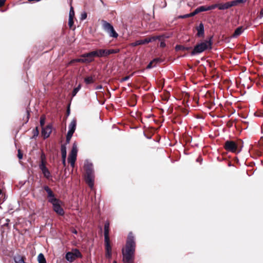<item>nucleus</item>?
Here are the masks:
<instances>
[{
  "label": "nucleus",
  "mask_w": 263,
  "mask_h": 263,
  "mask_svg": "<svg viewBox=\"0 0 263 263\" xmlns=\"http://www.w3.org/2000/svg\"><path fill=\"white\" fill-rule=\"evenodd\" d=\"M44 188V190L47 192V194H50L52 192L51 190L48 186H45Z\"/></svg>",
  "instance_id": "nucleus-38"
},
{
  "label": "nucleus",
  "mask_w": 263,
  "mask_h": 263,
  "mask_svg": "<svg viewBox=\"0 0 263 263\" xmlns=\"http://www.w3.org/2000/svg\"><path fill=\"white\" fill-rule=\"evenodd\" d=\"M243 31V29L242 26L238 27L234 31V33L232 35V37L236 38L239 36Z\"/></svg>",
  "instance_id": "nucleus-15"
},
{
  "label": "nucleus",
  "mask_w": 263,
  "mask_h": 263,
  "mask_svg": "<svg viewBox=\"0 0 263 263\" xmlns=\"http://www.w3.org/2000/svg\"><path fill=\"white\" fill-rule=\"evenodd\" d=\"M197 35L198 36H201L204 34V26L202 24H200L197 28Z\"/></svg>",
  "instance_id": "nucleus-18"
},
{
  "label": "nucleus",
  "mask_w": 263,
  "mask_h": 263,
  "mask_svg": "<svg viewBox=\"0 0 263 263\" xmlns=\"http://www.w3.org/2000/svg\"><path fill=\"white\" fill-rule=\"evenodd\" d=\"M130 78V76H126V77H125L124 78H123L121 80V82H124V81H127Z\"/></svg>",
  "instance_id": "nucleus-43"
},
{
  "label": "nucleus",
  "mask_w": 263,
  "mask_h": 263,
  "mask_svg": "<svg viewBox=\"0 0 263 263\" xmlns=\"http://www.w3.org/2000/svg\"><path fill=\"white\" fill-rule=\"evenodd\" d=\"M153 62L151 61L147 66V68L149 69V68L153 67L154 66V65H153Z\"/></svg>",
  "instance_id": "nucleus-46"
},
{
  "label": "nucleus",
  "mask_w": 263,
  "mask_h": 263,
  "mask_svg": "<svg viewBox=\"0 0 263 263\" xmlns=\"http://www.w3.org/2000/svg\"><path fill=\"white\" fill-rule=\"evenodd\" d=\"M94 78L92 76L87 77L85 78L84 82L86 84H89L94 82Z\"/></svg>",
  "instance_id": "nucleus-23"
},
{
  "label": "nucleus",
  "mask_w": 263,
  "mask_h": 263,
  "mask_svg": "<svg viewBox=\"0 0 263 263\" xmlns=\"http://www.w3.org/2000/svg\"><path fill=\"white\" fill-rule=\"evenodd\" d=\"M105 256L107 258H110L111 257V251L106 252Z\"/></svg>",
  "instance_id": "nucleus-41"
},
{
  "label": "nucleus",
  "mask_w": 263,
  "mask_h": 263,
  "mask_svg": "<svg viewBox=\"0 0 263 263\" xmlns=\"http://www.w3.org/2000/svg\"><path fill=\"white\" fill-rule=\"evenodd\" d=\"M39 130H38V129H37V127H36L33 131V137L32 138H36V137H37V136L39 135Z\"/></svg>",
  "instance_id": "nucleus-31"
},
{
  "label": "nucleus",
  "mask_w": 263,
  "mask_h": 263,
  "mask_svg": "<svg viewBox=\"0 0 263 263\" xmlns=\"http://www.w3.org/2000/svg\"><path fill=\"white\" fill-rule=\"evenodd\" d=\"M72 251H73V252H72L73 254V256H74L75 259L76 258H80L82 257L81 253L79 251V250L75 249L73 250Z\"/></svg>",
  "instance_id": "nucleus-24"
},
{
  "label": "nucleus",
  "mask_w": 263,
  "mask_h": 263,
  "mask_svg": "<svg viewBox=\"0 0 263 263\" xmlns=\"http://www.w3.org/2000/svg\"><path fill=\"white\" fill-rule=\"evenodd\" d=\"M39 168L46 178L49 179L51 177L49 171L46 166V164H44L43 162L40 163L39 164Z\"/></svg>",
  "instance_id": "nucleus-10"
},
{
  "label": "nucleus",
  "mask_w": 263,
  "mask_h": 263,
  "mask_svg": "<svg viewBox=\"0 0 263 263\" xmlns=\"http://www.w3.org/2000/svg\"><path fill=\"white\" fill-rule=\"evenodd\" d=\"M95 57L102 58L107 57L109 54L116 53L119 52V49H98L93 51Z\"/></svg>",
  "instance_id": "nucleus-5"
},
{
  "label": "nucleus",
  "mask_w": 263,
  "mask_h": 263,
  "mask_svg": "<svg viewBox=\"0 0 263 263\" xmlns=\"http://www.w3.org/2000/svg\"><path fill=\"white\" fill-rule=\"evenodd\" d=\"M263 17V9H262L260 12L259 17L261 18Z\"/></svg>",
  "instance_id": "nucleus-50"
},
{
  "label": "nucleus",
  "mask_w": 263,
  "mask_h": 263,
  "mask_svg": "<svg viewBox=\"0 0 263 263\" xmlns=\"http://www.w3.org/2000/svg\"><path fill=\"white\" fill-rule=\"evenodd\" d=\"M102 88V85H98L96 87V89H101Z\"/></svg>",
  "instance_id": "nucleus-53"
},
{
  "label": "nucleus",
  "mask_w": 263,
  "mask_h": 263,
  "mask_svg": "<svg viewBox=\"0 0 263 263\" xmlns=\"http://www.w3.org/2000/svg\"><path fill=\"white\" fill-rule=\"evenodd\" d=\"M165 46H166V44H165V42L164 41H161V42L160 43V47L163 48V47H165Z\"/></svg>",
  "instance_id": "nucleus-47"
},
{
  "label": "nucleus",
  "mask_w": 263,
  "mask_h": 263,
  "mask_svg": "<svg viewBox=\"0 0 263 263\" xmlns=\"http://www.w3.org/2000/svg\"><path fill=\"white\" fill-rule=\"evenodd\" d=\"M136 248L134 236L132 232L128 235L125 249L122 250L123 261L124 263H133Z\"/></svg>",
  "instance_id": "nucleus-1"
},
{
  "label": "nucleus",
  "mask_w": 263,
  "mask_h": 263,
  "mask_svg": "<svg viewBox=\"0 0 263 263\" xmlns=\"http://www.w3.org/2000/svg\"><path fill=\"white\" fill-rule=\"evenodd\" d=\"M87 17V13L85 12H83L81 14L80 20L81 21H83L85 20Z\"/></svg>",
  "instance_id": "nucleus-36"
},
{
  "label": "nucleus",
  "mask_w": 263,
  "mask_h": 263,
  "mask_svg": "<svg viewBox=\"0 0 263 263\" xmlns=\"http://www.w3.org/2000/svg\"><path fill=\"white\" fill-rule=\"evenodd\" d=\"M200 161L199 158H198V159H197V161Z\"/></svg>",
  "instance_id": "nucleus-56"
},
{
  "label": "nucleus",
  "mask_w": 263,
  "mask_h": 263,
  "mask_svg": "<svg viewBox=\"0 0 263 263\" xmlns=\"http://www.w3.org/2000/svg\"><path fill=\"white\" fill-rule=\"evenodd\" d=\"M200 161L199 158H198V159H197V161Z\"/></svg>",
  "instance_id": "nucleus-57"
},
{
  "label": "nucleus",
  "mask_w": 263,
  "mask_h": 263,
  "mask_svg": "<svg viewBox=\"0 0 263 263\" xmlns=\"http://www.w3.org/2000/svg\"><path fill=\"white\" fill-rule=\"evenodd\" d=\"M67 115L68 116L69 115V114H70V109H69V108L67 109Z\"/></svg>",
  "instance_id": "nucleus-54"
},
{
  "label": "nucleus",
  "mask_w": 263,
  "mask_h": 263,
  "mask_svg": "<svg viewBox=\"0 0 263 263\" xmlns=\"http://www.w3.org/2000/svg\"><path fill=\"white\" fill-rule=\"evenodd\" d=\"M53 206V211L59 215H63L64 214V211L63 208L61 207L62 202L59 199L57 200L54 202L51 203Z\"/></svg>",
  "instance_id": "nucleus-9"
},
{
  "label": "nucleus",
  "mask_w": 263,
  "mask_h": 263,
  "mask_svg": "<svg viewBox=\"0 0 263 263\" xmlns=\"http://www.w3.org/2000/svg\"><path fill=\"white\" fill-rule=\"evenodd\" d=\"M65 258L69 262H72L76 259L72 252H67L66 254Z\"/></svg>",
  "instance_id": "nucleus-17"
},
{
  "label": "nucleus",
  "mask_w": 263,
  "mask_h": 263,
  "mask_svg": "<svg viewBox=\"0 0 263 263\" xmlns=\"http://www.w3.org/2000/svg\"><path fill=\"white\" fill-rule=\"evenodd\" d=\"M76 120L75 119L72 120L70 124L69 125V130L67 133H70L73 134L76 128Z\"/></svg>",
  "instance_id": "nucleus-14"
},
{
  "label": "nucleus",
  "mask_w": 263,
  "mask_h": 263,
  "mask_svg": "<svg viewBox=\"0 0 263 263\" xmlns=\"http://www.w3.org/2000/svg\"><path fill=\"white\" fill-rule=\"evenodd\" d=\"M9 221V220L8 219H7L6 222Z\"/></svg>",
  "instance_id": "nucleus-58"
},
{
  "label": "nucleus",
  "mask_w": 263,
  "mask_h": 263,
  "mask_svg": "<svg viewBox=\"0 0 263 263\" xmlns=\"http://www.w3.org/2000/svg\"><path fill=\"white\" fill-rule=\"evenodd\" d=\"M52 126L50 125H48L46 127H42V135L43 136L44 139L47 138L49 137L51 133Z\"/></svg>",
  "instance_id": "nucleus-12"
},
{
  "label": "nucleus",
  "mask_w": 263,
  "mask_h": 263,
  "mask_svg": "<svg viewBox=\"0 0 263 263\" xmlns=\"http://www.w3.org/2000/svg\"><path fill=\"white\" fill-rule=\"evenodd\" d=\"M28 1H29V2H31V1L40 2L41 0H28Z\"/></svg>",
  "instance_id": "nucleus-55"
},
{
  "label": "nucleus",
  "mask_w": 263,
  "mask_h": 263,
  "mask_svg": "<svg viewBox=\"0 0 263 263\" xmlns=\"http://www.w3.org/2000/svg\"><path fill=\"white\" fill-rule=\"evenodd\" d=\"M109 222L107 221L105 222L104 224V238H109Z\"/></svg>",
  "instance_id": "nucleus-16"
},
{
  "label": "nucleus",
  "mask_w": 263,
  "mask_h": 263,
  "mask_svg": "<svg viewBox=\"0 0 263 263\" xmlns=\"http://www.w3.org/2000/svg\"><path fill=\"white\" fill-rule=\"evenodd\" d=\"M197 9L199 13L201 12H203V11H206L205 6H200V7H198L197 8Z\"/></svg>",
  "instance_id": "nucleus-33"
},
{
  "label": "nucleus",
  "mask_w": 263,
  "mask_h": 263,
  "mask_svg": "<svg viewBox=\"0 0 263 263\" xmlns=\"http://www.w3.org/2000/svg\"><path fill=\"white\" fill-rule=\"evenodd\" d=\"M224 148L232 153H239L240 149L237 150V144L233 141H227L224 144Z\"/></svg>",
  "instance_id": "nucleus-8"
},
{
  "label": "nucleus",
  "mask_w": 263,
  "mask_h": 263,
  "mask_svg": "<svg viewBox=\"0 0 263 263\" xmlns=\"http://www.w3.org/2000/svg\"><path fill=\"white\" fill-rule=\"evenodd\" d=\"M102 27L104 31H105L109 35V36L117 38L118 34L115 30L113 26L109 23L102 21Z\"/></svg>",
  "instance_id": "nucleus-4"
},
{
  "label": "nucleus",
  "mask_w": 263,
  "mask_h": 263,
  "mask_svg": "<svg viewBox=\"0 0 263 263\" xmlns=\"http://www.w3.org/2000/svg\"><path fill=\"white\" fill-rule=\"evenodd\" d=\"M212 47V42L211 40H205L200 43L196 45L193 51L191 52L192 55H195L203 52L208 49H211Z\"/></svg>",
  "instance_id": "nucleus-3"
},
{
  "label": "nucleus",
  "mask_w": 263,
  "mask_h": 263,
  "mask_svg": "<svg viewBox=\"0 0 263 263\" xmlns=\"http://www.w3.org/2000/svg\"><path fill=\"white\" fill-rule=\"evenodd\" d=\"M78 149L76 143H73L70 154L68 158V162L72 167H73L77 159Z\"/></svg>",
  "instance_id": "nucleus-7"
},
{
  "label": "nucleus",
  "mask_w": 263,
  "mask_h": 263,
  "mask_svg": "<svg viewBox=\"0 0 263 263\" xmlns=\"http://www.w3.org/2000/svg\"><path fill=\"white\" fill-rule=\"evenodd\" d=\"M9 221V220L8 219H7L6 222Z\"/></svg>",
  "instance_id": "nucleus-59"
},
{
  "label": "nucleus",
  "mask_w": 263,
  "mask_h": 263,
  "mask_svg": "<svg viewBox=\"0 0 263 263\" xmlns=\"http://www.w3.org/2000/svg\"><path fill=\"white\" fill-rule=\"evenodd\" d=\"M71 232L74 234H77L78 233L76 229H72L71 230Z\"/></svg>",
  "instance_id": "nucleus-51"
},
{
  "label": "nucleus",
  "mask_w": 263,
  "mask_h": 263,
  "mask_svg": "<svg viewBox=\"0 0 263 263\" xmlns=\"http://www.w3.org/2000/svg\"><path fill=\"white\" fill-rule=\"evenodd\" d=\"M198 13H199V12L196 8L193 12H191L190 14L191 17H192Z\"/></svg>",
  "instance_id": "nucleus-40"
},
{
  "label": "nucleus",
  "mask_w": 263,
  "mask_h": 263,
  "mask_svg": "<svg viewBox=\"0 0 263 263\" xmlns=\"http://www.w3.org/2000/svg\"><path fill=\"white\" fill-rule=\"evenodd\" d=\"M175 48H176V50H189V49H190L191 47H185L182 45H176Z\"/></svg>",
  "instance_id": "nucleus-29"
},
{
  "label": "nucleus",
  "mask_w": 263,
  "mask_h": 263,
  "mask_svg": "<svg viewBox=\"0 0 263 263\" xmlns=\"http://www.w3.org/2000/svg\"><path fill=\"white\" fill-rule=\"evenodd\" d=\"M72 135H73V134H71L70 133H67V136H66V142L67 143H68L69 142Z\"/></svg>",
  "instance_id": "nucleus-32"
},
{
  "label": "nucleus",
  "mask_w": 263,
  "mask_h": 263,
  "mask_svg": "<svg viewBox=\"0 0 263 263\" xmlns=\"http://www.w3.org/2000/svg\"><path fill=\"white\" fill-rule=\"evenodd\" d=\"M233 6L238 5L240 3H245L246 1L245 0H234L231 1Z\"/></svg>",
  "instance_id": "nucleus-27"
},
{
  "label": "nucleus",
  "mask_w": 263,
  "mask_h": 263,
  "mask_svg": "<svg viewBox=\"0 0 263 263\" xmlns=\"http://www.w3.org/2000/svg\"><path fill=\"white\" fill-rule=\"evenodd\" d=\"M159 61H160L159 59H155L152 62H153V63H157Z\"/></svg>",
  "instance_id": "nucleus-52"
},
{
  "label": "nucleus",
  "mask_w": 263,
  "mask_h": 263,
  "mask_svg": "<svg viewBox=\"0 0 263 263\" xmlns=\"http://www.w3.org/2000/svg\"><path fill=\"white\" fill-rule=\"evenodd\" d=\"M18 158L19 159H22L23 158V154L21 153V151H18Z\"/></svg>",
  "instance_id": "nucleus-44"
},
{
  "label": "nucleus",
  "mask_w": 263,
  "mask_h": 263,
  "mask_svg": "<svg viewBox=\"0 0 263 263\" xmlns=\"http://www.w3.org/2000/svg\"><path fill=\"white\" fill-rule=\"evenodd\" d=\"M47 197L48 198V202L50 203L54 202L58 200V199L54 197V195L53 192L47 194Z\"/></svg>",
  "instance_id": "nucleus-20"
},
{
  "label": "nucleus",
  "mask_w": 263,
  "mask_h": 263,
  "mask_svg": "<svg viewBox=\"0 0 263 263\" xmlns=\"http://www.w3.org/2000/svg\"><path fill=\"white\" fill-rule=\"evenodd\" d=\"M166 2L165 1L164 2H162L161 4L160 5V7H161L162 8H165L166 7Z\"/></svg>",
  "instance_id": "nucleus-45"
},
{
  "label": "nucleus",
  "mask_w": 263,
  "mask_h": 263,
  "mask_svg": "<svg viewBox=\"0 0 263 263\" xmlns=\"http://www.w3.org/2000/svg\"><path fill=\"white\" fill-rule=\"evenodd\" d=\"M217 7V6L216 5V4L212 5H210L209 6H205V10H206V11H209V10L214 9Z\"/></svg>",
  "instance_id": "nucleus-30"
},
{
  "label": "nucleus",
  "mask_w": 263,
  "mask_h": 263,
  "mask_svg": "<svg viewBox=\"0 0 263 263\" xmlns=\"http://www.w3.org/2000/svg\"><path fill=\"white\" fill-rule=\"evenodd\" d=\"M39 263H46V259L42 253H40L37 257Z\"/></svg>",
  "instance_id": "nucleus-22"
},
{
  "label": "nucleus",
  "mask_w": 263,
  "mask_h": 263,
  "mask_svg": "<svg viewBox=\"0 0 263 263\" xmlns=\"http://www.w3.org/2000/svg\"><path fill=\"white\" fill-rule=\"evenodd\" d=\"M40 125L41 126H43L45 123V118L43 116L41 117L40 118Z\"/></svg>",
  "instance_id": "nucleus-35"
},
{
  "label": "nucleus",
  "mask_w": 263,
  "mask_h": 263,
  "mask_svg": "<svg viewBox=\"0 0 263 263\" xmlns=\"http://www.w3.org/2000/svg\"><path fill=\"white\" fill-rule=\"evenodd\" d=\"M161 37V36H152L149 38H146L144 40H137L135 42L132 43L130 45L131 46L135 47L138 45L146 44L156 41L157 39L160 40Z\"/></svg>",
  "instance_id": "nucleus-6"
},
{
  "label": "nucleus",
  "mask_w": 263,
  "mask_h": 263,
  "mask_svg": "<svg viewBox=\"0 0 263 263\" xmlns=\"http://www.w3.org/2000/svg\"><path fill=\"white\" fill-rule=\"evenodd\" d=\"M62 163L63 164V165L64 166L66 165V157H62Z\"/></svg>",
  "instance_id": "nucleus-48"
},
{
  "label": "nucleus",
  "mask_w": 263,
  "mask_h": 263,
  "mask_svg": "<svg viewBox=\"0 0 263 263\" xmlns=\"http://www.w3.org/2000/svg\"><path fill=\"white\" fill-rule=\"evenodd\" d=\"M82 57L84 59L85 63H88L92 62L94 60V58L96 57L93 51L84 53L82 55Z\"/></svg>",
  "instance_id": "nucleus-11"
},
{
  "label": "nucleus",
  "mask_w": 263,
  "mask_h": 263,
  "mask_svg": "<svg viewBox=\"0 0 263 263\" xmlns=\"http://www.w3.org/2000/svg\"><path fill=\"white\" fill-rule=\"evenodd\" d=\"M190 17H191L190 14L189 13V14H186L185 15H179V16H178V17L179 18H185Z\"/></svg>",
  "instance_id": "nucleus-39"
},
{
  "label": "nucleus",
  "mask_w": 263,
  "mask_h": 263,
  "mask_svg": "<svg viewBox=\"0 0 263 263\" xmlns=\"http://www.w3.org/2000/svg\"><path fill=\"white\" fill-rule=\"evenodd\" d=\"M61 151L62 157H66V156H67L66 147L65 145H61Z\"/></svg>",
  "instance_id": "nucleus-25"
},
{
  "label": "nucleus",
  "mask_w": 263,
  "mask_h": 263,
  "mask_svg": "<svg viewBox=\"0 0 263 263\" xmlns=\"http://www.w3.org/2000/svg\"><path fill=\"white\" fill-rule=\"evenodd\" d=\"M105 252L111 251V247L109 243V238H104Z\"/></svg>",
  "instance_id": "nucleus-19"
},
{
  "label": "nucleus",
  "mask_w": 263,
  "mask_h": 263,
  "mask_svg": "<svg viewBox=\"0 0 263 263\" xmlns=\"http://www.w3.org/2000/svg\"><path fill=\"white\" fill-rule=\"evenodd\" d=\"M81 88V84H79L77 87L74 88L72 92V96L73 97H74L78 92L80 90V89Z\"/></svg>",
  "instance_id": "nucleus-26"
},
{
  "label": "nucleus",
  "mask_w": 263,
  "mask_h": 263,
  "mask_svg": "<svg viewBox=\"0 0 263 263\" xmlns=\"http://www.w3.org/2000/svg\"><path fill=\"white\" fill-rule=\"evenodd\" d=\"M14 260L15 263H23L24 262V257L19 255L15 256Z\"/></svg>",
  "instance_id": "nucleus-21"
},
{
  "label": "nucleus",
  "mask_w": 263,
  "mask_h": 263,
  "mask_svg": "<svg viewBox=\"0 0 263 263\" xmlns=\"http://www.w3.org/2000/svg\"><path fill=\"white\" fill-rule=\"evenodd\" d=\"M84 168L86 171V182L91 189H92L94 185L95 178L92 164L86 161L85 162Z\"/></svg>",
  "instance_id": "nucleus-2"
},
{
  "label": "nucleus",
  "mask_w": 263,
  "mask_h": 263,
  "mask_svg": "<svg viewBox=\"0 0 263 263\" xmlns=\"http://www.w3.org/2000/svg\"><path fill=\"white\" fill-rule=\"evenodd\" d=\"M73 23H74V22H73V18H69V20H68V25L69 26L70 28H71L72 26H73Z\"/></svg>",
  "instance_id": "nucleus-37"
},
{
  "label": "nucleus",
  "mask_w": 263,
  "mask_h": 263,
  "mask_svg": "<svg viewBox=\"0 0 263 263\" xmlns=\"http://www.w3.org/2000/svg\"><path fill=\"white\" fill-rule=\"evenodd\" d=\"M74 16V10H73V8L71 5L70 6L69 13V18H73V19Z\"/></svg>",
  "instance_id": "nucleus-28"
},
{
  "label": "nucleus",
  "mask_w": 263,
  "mask_h": 263,
  "mask_svg": "<svg viewBox=\"0 0 263 263\" xmlns=\"http://www.w3.org/2000/svg\"><path fill=\"white\" fill-rule=\"evenodd\" d=\"M76 61L78 62H81V63H85V62H84V59L82 56H81V58L76 59Z\"/></svg>",
  "instance_id": "nucleus-42"
},
{
  "label": "nucleus",
  "mask_w": 263,
  "mask_h": 263,
  "mask_svg": "<svg viewBox=\"0 0 263 263\" xmlns=\"http://www.w3.org/2000/svg\"><path fill=\"white\" fill-rule=\"evenodd\" d=\"M5 1L6 0H0V7L4 4Z\"/></svg>",
  "instance_id": "nucleus-49"
},
{
  "label": "nucleus",
  "mask_w": 263,
  "mask_h": 263,
  "mask_svg": "<svg viewBox=\"0 0 263 263\" xmlns=\"http://www.w3.org/2000/svg\"><path fill=\"white\" fill-rule=\"evenodd\" d=\"M113 263H117V261H114Z\"/></svg>",
  "instance_id": "nucleus-60"
},
{
  "label": "nucleus",
  "mask_w": 263,
  "mask_h": 263,
  "mask_svg": "<svg viewBox=\"0 0 263 263\" xmlns=\"http://www.w3.org/2000/svg\"><path fill=\"white\" fill-rule=\"evenodd\" d=\"M41 161L40 163L43 162L44 164L46 163V162H45L46 156L44 153H42L41 156Z\"/></svg>",
  "instance_id": "nucleus-34"
},
{
  "label": "nucleus",
  "mask_w": 263,
  "mask_h": 263,
  "mask_svg": "<svg viewBox=\"0 0 263 263\" xmlns=\"http://www.w3.org/2000/svg\"><path fill=\"white\" fill-rule=\"evenodd\" d=\"M216 5L217 6V8L221 10L228 9L233 6L232 2H228L224 4H216Z\"/></svg>",
  "instance_id": "nucleus-13"
},
{
  "label": "nucleus",
  "mask_w": 263,
  "mask_h": 263,
  "mask_svg": "<svg viewBox=\"0 0 263 263\" xmlns=\"http://www.w3.org/2000/svg\"><path fill=\"white\" fill-rule=\"evenodd\" d=\"M245 1H246L247 0H245Z\"/></svg>",
  "instance_id": "nucleus-61"
}]
</instances>
